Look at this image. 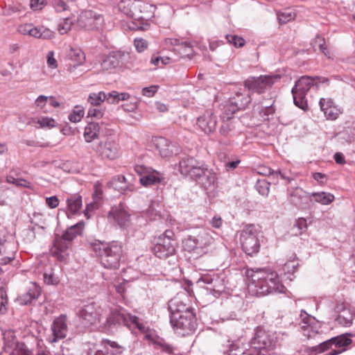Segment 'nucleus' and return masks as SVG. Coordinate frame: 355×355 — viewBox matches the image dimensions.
Returning a JSON list of instances; mask_svg holds the SVG:
<instances>
[{
  "instance_id": "obj_1",
  "label": "nucleus",
  "mask_w": 355,
  "mask_h": 355,
  "mask_svg": "<svg viewBox=\"0 0 355 355\" xmlns=\"http://www.w3.org/2000/svg\"><path fill=\"white\" fill-rule=\"evenodd\" d=\"M249 279L248 290L252 295L262 296L274 292L284 293V286L277 273L269 268L250 269L246 272Z\"/></svg>"
},
{
  "instance_id": "obj_2",
  "label": "nucleus",
  "mask_w": 355,
  "mask_h": 355,
  "mask_svg": "<svg viewBox=\"0 0 355 355\" xmlns=\"http://www.w3.org/2000/svg\"><path fill=\"white\" fill-rule=\"evenodd\" d=\"M90 248L100 257L101 265L107 269H118L123 254L122 245L116 242L105 243L95 241L89 244Z\"/></svg>"
},
{
  "instance_id": "obj_3",
  "label": "nucleus",
  "mask_w": 355,
  "mask_h": 355,
  "mask_svg": "<svg viewBox=\"0 0 355 355\" xmlns=\"http://www.w3.org/2000/svg\"><path fill=\"white\" fill-rule=\"evenodd\" d=\"M314 81L315 78L311 76H302L295 82L291 90L295 105L303 110L308 108L306 95L310 88L314 85Z\"/></svg>"
},
{
  "instance_id": "obj_4",
  "label": "nucleus",
  "mask_w": 355,
  "mask_h": 355,
  "mask_svg": "<svg viewBox=\"0 0 355 355\" xmlns=\"http://www.w3.org/2000/svg\"><path fill=\"white\" fill-rule=\"evenodd\" d=\"M106 322L108 327L116 324H123L125 326L134 324L139 330H144L145 329L144 325L139 322L138 317L128 313L126 311L122 308L116 307L112 309Z\"/></svg>"
},
{
  "instance_id": "obj_5",
  "label": "nucleus",
  "mask_w": 355,
  "mask_h": 355,
  "mask_svg": "<svg viewBox=\"0 0 355 355\" xmlns=\"http://www.w3.org/2000/svg\"><path fill=\"white\" fill-rule=\"evenodd\" d=\"M258 233V230L254 225L246 226L241 233L240 241L242 249L248 255L252 256L259 250Z\"/></svg>"
},
{
  "instance_id": "obj_6",
  "label": "nucleus",
  "mask_w": 355,
  "mask_h": 355,
  "mask_svg": "<svg viewBox=\"0 0 355 355\" xmlns=\"http://www.w3.org/2000/svg\"><path fill=\"white\" fill-rule=\"evenodd\" d=\"M105 24L103 15L92 10H85L78 18V25L87 31L102 30Z\"/></svg>"
},
{
  "instance_id": "obj_7",
  "label": "nucleus",
  "mask_w": 355,
  "mask_h": 355,
  "mask_svg": "<svg viewBox=\"0 0 355 355\" xmlns=\"http://www.w3.org/2000/svg\"><path fill=\"white\" fill-rule=\"evenodd\" d=\"M280 78L281 76L279 74L263 76L258 78L250 77L245 80L244 86L250 92L261 94L280 80Z\"/></svg>"
},
{
  "instance_id": "obj_8",
  "label": "nucleus",
  "mask_w": 355,
  "mask_h": 355,
  "mask_svg": "<svg viewBox=\"0 0 355 355\" xmlns=\"http://www.w3.org/2000/svg\"><path fill=\"white\" fill-rule=\"evenodd\" d=\"M93 149L102 159L113 160L119 155V147L111 137H107L94 145Z\"/></svg>"
},
{
  "instance_id": "obj_9",
  "label": "nucleus",
  "mask_w": 355,
  "mask_h": 355,
  "mask_svg": "<svg viewBox=\"0 0 355 355\" xmlns=\"http://www.w3.org/2000/svg\"><path fill=\"white\" fill-rule=\"evenodd\" d=\"M129 7H132L129 17L139 23L138 29H147L149 26L148 19L150 17V14L147 11L148 5L140 0H133L132 3H129Z\"/></svg>"
},
{
  "instance_id": "obj_10",
  "label": "nucleus",
  "mask_w": 355,
  "mask_h": 355,
  "mask_svg": "<svg viewBox=\"0 0 355 355\" xmlns=\"http://www.w3.org/2000/svg\"><path fill=\"white\" fill-rule=\"evenodd\" d=\"M170 322L172 327L178 330H182L184 334H189L196 328V318L193 312H186L184 314L176 313L174 315H170Z\"/></svg>"
},
{
  "instance_id": "obj_11",
  "label": "nucleus",
  "mask_w": 355,
  "mask_h": 355,
  "mask_svg": "<svg viewBox=\"0 0 355 355\" xmlns=\"http://www.w3.org/2000/svg\"><path fill=\"white\" fill-rule=\"evenodd\" d=\"M203 163L198 161L193 157H186L182 158L179 162V171L184 176H189L193 180L200 175L199 173H202V166Z\"/></svg>"
},
{
  "instance_id": "obj_12",
  "label": "nucleus",
  "mask_w": 355,
  "mask_h": 355,
  "mask_svg": "<svg viewBox=\"0 0 355 355\" xmlns=\"http://www.w3.org/2000/svg\"><path fill=\"white\" fill-rule=\"evenodd\" d=\"M51 329L52 337L49 339L51 343H55L59 340L65 338L69 330L67 316L62 314L55 318L51 324Z\"/></svg>"
},
{
  "instance_id": "obj_13",
  "label": "nucleus",
  "mask_w": 355,
  "mask_h": 355,
  "mask_svg": "<svg viewBox=\"0 0 355 355\" xmlns=\"http://www.w3.org/2000/svg\"><path fill=\"white\" fill-rule=\"evenodd\" d=\"M175 241L169 239H158L153 248L154 254L159 259H166L175 252Z\"/></svg>"
},
{
  "instance_id": "obj_14",
  "label": "nucleus",
  "mask_w": 355,
  "mask_h": 355,
  "mask_svg": "<svg viewBox=\"0 0 355 355\" xmlns=\"http://www.w3.org/2000/svg\"><path fill=\"white\" fill-rule=\"evenodd\" d=\"M288 200L295 207L300 209H305L311 201V194L302 188L295 187L288 190Z\"/></svg>"
},
{
  "instance_id": "obj_15",
  "label": "nucleus",
  "mask_w": 355,
  "mask_h": 355,
  "mask_svg": "<svg viewBox=\"0 0 355 355\" xmlns=\"http://www.w3.org/2000/svg\"><path fill=\"white\" fill-rule=\"evenodd\" d=\"M252 98L250 94H243L241 92H236L230 103L224 106V112H230L231 114H234L239 110L245 109L250 103Z\"/></svg>"
},
{
  "instance_id": "obj_16",
  "label": "nucleus",
  "mask_w": 355,
  "mask_h": 355,
  "mask_svg": "<svg viewBox=\"0 0 355 355\" xmlns=\"http://www.w3.org/2000/svg\"><path fill=\"white\" fill-rule=\"evenodd\" d=\"M78 316L85 326L94 324L99 320V313L94 303L84 305L80 309Z\"/></svg>"
},
{
  "instance_id": "obj_17",
  "label": "nucleus",
  "mask_w": 355,
  "mask_h": 355,
  "mask_svg": "<svg viewBox=\"0 0 355 355\" xmlns=\"http://www.w3.org/2000/svg\"><path fill=\"white\" fill-rule=\"evenodd\" d=\"M335 311L338 314L336 321L343 327L352 325L355 318V311L345 304H338L335 307Z\"/></svg>"
},
{
  "instance_id": "obj_18",
  "label": "nucleus",
  "mask_w": 355,
  "mask_h": 355,
  "mask_svg": "<svg viewBox=\"0 0 355 355\" xmlns=\"http://www.w3.org/2000/svg\"><path fill=\"white\" fill-rule=\"evenodd\" d=\"M108 219L120 227L126 226L130 220V215L122 205L112 207L108 213Z\"/></svg>"
},
{
  "instance_id": "obj_19",
  "label": "nucleus",
  "mask_w": 355,
  "mask_h": 355,
  "mask_svg": "<svg viewBox=\"0 0 355 355\" xmlns=\"http://www.w3.org/2000/svg\"><path fill=\"white\" fill-rule=\"evenodd\" d=\"M216 118L211 110H206L205 112L197 119V125L205 133H211L216 128Z\"/></svg>"
},
{
  "instance_id": "obj_20",
  "label": "nucleus",
  "mask_w": 355,
  "mask_h": 355,
  "mask_svg": "<svg viewBox=\"0 0 355 355\" xmlns=\"http://www.w3.org/2000/svg\"><path fill=\"white\" fill-rule=\"evenodd\" d=\"M200 282H203L209 285V287L207 288L218 294L222 293L225 287L223 278L216 275H203L198 281V283Z\"/></svg>"
},
{
  "instance_id": "obj_21",
  "label": "nucleus",
  "mask_w": 355,
  "mask_h": 355,
  "mask_svg": "<svg viewBox=\"0 0 355 355\" xmlns=\"http://www.w3.org/2000/svg\"><path fill=\"white\" fill-rule=\"evenodd\" d=\"M300 317L301 319L300 325L301 329L303 330V334L305 336L310 338L313 334H316L318 333V331L314 327V325L317 324L314 318L311 317L304 311H301Z\"/></svg>"
},
{
  "instance_id": "obj_22",
  "label": "nucleus",
  "mask_w": 355,
  "mask_h": 355,
  "mask_svg": "<svg viewBox=\"0 0 355 355\" xmlns=\"http://www.w3.org/2000/svg\"><path fill=\"white\" fill-rule=\"evenodd\" d=\"M128 53L122 51H115L110 53L102 62L103 69L109 70L117 67L121 63H123Z\"/></svg>"
},
{
  "instance_id": "obj_23",
  "label": "nucleus",
  "mask_w": 355,
  "mask_h": 355,
  "mask_svg": "<svg viewBox=\"0 0 355 355\" xmlns=\"http://www.w3.org/2000/svg\"><path fill=\"white\" fill-rule=\"evenodd\" d=\"M153 142L162 157H168L173 154L175 146L167 139L162 137H156Z\"/></svg>"
},
{
  "instance_id": "obj_24",
  "label": "nucleus",
  "mask_w": 355,
  "mask_h": 355,
  "mask_svg": "<svg viewBox=\"0 0 355 355\" xmlns=\"http://www.w3.org/2000/svg\"><path fill=\"white\" fill-rule=\"evenodd\" d=\"M319 105L327 119L335 120L338 118L339 110L334 105L331 98H321Z\"/></svg>"
},
{
  "instance_id": "obj_25",
  "label": "nucleus",
  "mask_w": 355,
  "mask_h": 355,
  "mask_svg": "<svg viewBox=\"0 0 355 355\" xmlns=\"http://www.w3.org/2000/svg\"><path fill=\"white\" fill-rule=\"evenodd\" d=\"M202 168V173H199L200 175L197 176L194 180L198 184H202L204 187L209 188L216 182V175L211 170H209L205 164Z\"/></svg>"
},
{
  "instance_id": "obj_26",
  "label": "nucleus",
  "mask_w": 355,
  "mask_h": 355,
  "mask_svg": "<svg viewBox=\"0 0 355 355\" xmlns=\"http://www.w3.org/2000/svg\"><path fill=\"white\" fill-rule=\"evenodd\" d=\"M168 309L170 315H174V313L184 314L186 312H192L189 306L184 302L180 296H176L168 302Z\"/></svg>"
},
{
  "instance_id": "obj_27",
  "label": "nucleus",
  "mask_w": 355,
  "mask_h": 355,
  "mask_svg": "<svg viewBox=\"0 0 355 355\" xmlns=\"http://www.w3.org/2000/svg\"><path fill=\"white\" fill-rule=\"evenodd\" d=\"M145 337L148 340L150 341L155 346L158 347L163 352H165L169 354L173 352V347L167 343L164 338L159 337V336L150 333L146 334Z\"/></svg>"
},
{
  "instance_id": "obj_28",
  "label": "nucleus",
  "mask_w": 355,
  "mask_h": 355,
  "mask_svg": "<svg viewBox=\"0 0 355 355\" xmlns=\"http://www.w3.org/2000/svg\"><path fill=\"white\" fill-rule=\"evenodd\" d=\"M69 242L64 240L62 237L56 238L54 242V248L55 250L53 251V254L57 258L60 260L65 259L67 255L68 254L67 251L69 246Z\"/></svg>"
},
{
  "instance_id": "obj_29",
  "label": "nucleus",
  "mask_w": 355,
  "mask_h": 355,
  "mask_svg": "<svg viewBox=\"0 0 355 355\" xmlns=\"http://www.w3.org/2000/svg\"><path fill=\"white\" fill-rule=\"evenodd\" d=\"M163 177L159 172L153 171L145 173L140 178V183L145 187L151 186L159 183L162 181Z\"/></svg>"
},
{
  "instance_id": "obj_30",
  "label": "nucleus",
  "mask_w": 355,
  "mask_h": 355,
  "mask_svg": "<svg viewBox=\"0 0 355 355\" xmlns=\"http://www.w3.org/2000/svg\"><path fill=\"white\" fill-rule=\"evenodd\" d=\"M110 187L120 193H125L128 190H132V186L129 185L126 182V179L123 175H119L113 178L110 182Z\"/></svg>"
},
{
  "instance_id": "obj_31",
  "label": "nucleus",
  "mask_w": 355,
  "mask_h": 355,
  "mask_svg": "<svg viewBox=\"0 0 355 355\" xmlns=\"http://www.w3.org/2000/svg\"><path fill=\"white\" fill-rule=\"evenodd\" d=\"M101 344L110 355H120L125 351L124 347L114 340L103 339Z\"/></svg>"
},
{
  "instance_id": "obj_32",
  "label": "nucleus",
  "mask_w": 355,
  "mask_h": 355,
  "mask_svg": "<svg viewBox=\"0 0 355 355\" xmlns=\"http://www.w3.org/2000/svg\"><path fill=\"white\" fill-rule=\"evenodd\" d=\"M100 127L98 123L91 122L85 128L84 138L88 143L95 139L99 133Z\"/></svg>"
},
{
  "instance_id": "obj_33",
  "label": "nucleus",
  "mask_w": 355,
  "mask_h": 355,
  "mask_svg": "<svg viewBox=\"0 0 355 355\" xmlns=\"http://www.w3.org/2000/svg\"><path fill=\"white\" fill-rule=\"evenodd\" d=\"M214 232L210 230H204L200 232L197 238L200 249L207 247L214 243V239L211 235Z\"/></svg>"
},
{
  "instance_id": "obj_34",
  "label": "nucleus",
  "mask_w": 355,
  "mask_h": 355,
  "mask_svg": "<svg viewBox=\"0 0 355 355\" xmlns=\"http://www.w3.org/2000/svg\"><path fill=\"white\" fill-rule=\"evenodd\" d=\"M227 119L223 120L220 128V133L224 136H228L235 129V119L230 116L232 115L230 112H225Z\"/></svg>"
},
{
  "instance_id": "obj_35",
  "label": "nucleus",
  "mask_w": 355,
  "mask_h": 355,
  "mask_svg": "<svg viewBox=\"0 0 355 355\" xmlns=\"http://www.w3.org/2000/svg\"><path fill=\"white\" fill-rule=\"evenodd\" d=\"M40 295V288L35 284H33L29 288L28 291L20 296L21 303L28 304L31 303L33 300L37 299Z\"/></svg>"
},
{
  "instance_id": "obj_36",
  "label": "nucleus",
  "mask_w": 355,
  "mask_h": 355,
  "mask_svg": "<svg viewBox=\"0 0 355 355\" xmlns=\"http://www.w3.org/2000/svg\"><path fill=\"white\" fill-rule=\"evenodd\" d=\"M130 95L126 92L119 93L117 91H112L106 94L105 101L110 104H117L121 101H127Z\"/></svg>"
},
{
  "instance_id": "obj_37",
  "label": "nucleus",
  "mask_w": 355,
  "mask_h": 355,
  "mask_svg": "<svg viewBox=\"0 0 355 355\" xmlns=\"http://www.w3.org/2000/svg\"><path fill=\"white\" fill-rule=\"evenodd\" d=\"M311 197H313L316 202L324 205H329L335 199V197L332 193L324 191L312 193H311Z\"/></svg>"
},
{
  "instance_id": "obj_38",
  "label": "nucleus",
  "mask_w": 355,
  "mask_h": 355,
  "mask_svg": "<svg viewBox=\"0 0 355 355\" xmlns=\"http://www.w3.org/2000/svg\"><path fill=\"white\" fill-rule=\"evenodd\" d=\"M83 223H78L75 225H72L62 234L61 237L70 243V241H71L74 238L76 237L78 234L80 233L83 229Z\"/></svg>"
},
{
  "instance_id": "obj_39",
  "label": "nucleus",
  "mask_w": 355,
  "mask_h": 355,
  "mask_svg": "<svg viewBox=\"0 0 355 355\" xmlns=\"http://www.w3.org/2000/svg\"><path fill=\"white\" fill-rule=\"evenodd\" d=\"M67 205L72 214L77 213L82 207V197L78 194L71 196L67 199Z\"/></svg>"
},
{
  "instance_id": "obj_40",
  "label": "nucleus",
  "mask_w": 355,
  "mask_h": 355,
  "mask_svg": "<svg viewBox=\"0 0 355 355\" xmlns=\"http://www.w3.org/2000/svg\"><path fill=\"white\" fill-rule=\"evenodd\" d=\"M308 228L306 220L304 218H297L292 229V234L294 236H300L304 233Z\"/></svg>"
},
{
  "instance_id": "obj_41",
  "label": "nucleus",
  "mask_w": 355,
  "mask_h": 355,
  "mask_svg": "<svg viewBox=\"0 0 355 355\" xmlns=\"http://www.w3.org/2000/svg\"><path fill=\"white\" fill-rule=\"evenodd\" d=\"M106 99V93L99 92L98 93H91L87 98L88 103L93 106H98Z\"/></svg>"
},
{
  "instance_id": "obj_42",
  "label": "nucleus",
  "mask_w": 355,
  "mask_h": 355,
  "mask_svg": "<svg viewBox=\"0 0 355 355\" xmlns=\"http://www.w3.org/2000/svg\"><path fill=\"white\" fill-rule=\"evenodd\" d=\"M311 44L315 50L318 49L322 53H323L327 58H331L330 53L327 50L325 41L323 37L317 36Z\"/></svg>"
},
{
  "instance_id": "obj_43",
  "label": "nucleus",
  "mask_w": 355,
  "mask_h": 355,
  "mask_svg": "<svg viewBox=\"0 0 355 355\" xmlns=\"http://www.w3.org/2000/svg\"><path fill=\"white\" fill-rule=\"evenodd\" d=\"M6 180L8 183L13 184L19 187L33 189V185L28 180L22 178H16L13 176H8Z\"/></svg>"
},
{
  "instance_id": "obj_44",
  "label": "nucleus",
  "mask_w": 355,
  "mask_h": 355,
  "mask_svg": "<svg viewBox=\"0 0 355 355\" xmlns=\"http://www.w3.org/2000/svg\"><path fill=\"white\" fill-rule=\"evenodd\" d=\"M334 349L344 347L350 345L352 342V339L347 338L345 334L333 337Z\"/></svg>"
},
{
  "instance_id": "obj_45",
  "label": "nucleus",
  "mask_w": 355,
  "mask_h": 355,
  "mask_svg": "<svg viewBox=\"0 0 355 355\" xmlns=\"http://www.w3.org/2000/svg\"><path fill=\"white\" fill-rule=\"evenodd\" d=\"M184 247L189 252H191L196 249L200 248L198 245V240L197 236H189L184 241Z\"/></svg>"
},
{
  "instance_id": "obj_46",
  "label": "nucleus",
  "mask_w": 355,
  "mask_h": 355,
  "mask_svg": "<svg viewBox=\"0 0 355 355\" xmlns=\"http://www.w3.org/2000/svg\"><path fill=\"white\" fill-rule=\"evenodd\" d=\"M10 355H33L32 352L28 349L26 345L23 343H17Z\"/></svg>"
},
{
  "instance_id": "obj_47",
  "label": "nucleus",
  "mask_w": 355,
  "mask_h": 355,
  "mask_svg": "<svg viewBox=\"0 0 355 355\" xmlns=\"http://www.w3.org/2000/svg\"><path fill=\"white\" fill-rule=\"evenodd\" d=\"M84 116V110L80 106H76L72 113L69 115V120L73 123L79 122Z\"/></svg>"
},
{
  "instance_id": "obj_48",
  "label": "nucleus",
  "mask_w": 355,
  "mask_h": 355,
  "mask_svg": "<svg viewBox=\"0 0 355 355\" xmlns=\"http://www.w3.org/2000/svg\"><path fill=\"white\" fill-rule=\"evenodd\" d=\"M69 57L72 60L77 62L78 65L81 64L85 61V55L80 49H71Z\"/></svg>"
},
{
  "instance_id": "obj_49",
  "label": "nucleus",
  "mask_w": 355,
  "mask_h": 355,
  "mask_svg": "<svg viewBox=\"0 0 355 355\" xmlns=\"http://www.w3.org/2000/svg\"><path fill=\"white\" fill-rule=\"evenodd\" d=\"M295 17V13L286 10L283 12H281L278 14V19L280 24H286L291 20L294 19Z\"/></svg>"
},
{
  "instance_id": "obj_50",
  "label": "nucleus",
  "mask_w": 355,
  "mask_h": 355,
  "mask_svg": "<svg viewBox=\"0 0 355 355\" xmlns=\"http://www.w3.org/2000/svg\"><path fill=\"white\" fill-rule=\"evenodd\" d=\"M333 346L334 340L331 338H330L326 341L320 343L318 345L313 347V349L316 352L322 353L329 349H332Z\"/></svg>"
},
{
  "instance_id": "obj_51",
  "label": "nucleus",
  "mask_w": 355,
  "mask_h": 355,
  "mask_svg": "<svg viewBox=\"0 0 355 355\" xmlns=\"http://www.w3.org/2000/svg\"><path fill=\"white\" fill-rule=\"evenodd\" d=\"M44 282L47 285H57L60 279L52 270L45 272L43 274Z\"/></svg>"
},
{
  "instance_id": "obj_52",
  "label": "nucleus",
  "mask_w": 355,
  "mask_h": 355,
  "mask_svg": "<svg viewBox=\"0 0 355 355\" xmlns=\"http://www.w3.org/2000/svg\"><path fill=\"white\" fill-rule=\"evenodd\" d=\"M226 39L230 44H233L235 47L239 48L245 45V40L243 37L236 35H227Z\"/></svg>"
},
{
  "instance_id": "obj_53",
  "label": "nucleus",
  "mask_w": 355,
  "mask_h": 355,
  "mask_svg": "<svg viewBox=\"0 0 355 355\" xmlns=\"http://www.w3.org/2000/svg\"><path fill=\"white\" fill-rule=\"evenodd\" d=\"M37 123L40 124L42 128H52L57 125L56 121L53 118L48 116L41 117L37 120Z\"/></svg>"
},
{
  "instance_id": "obj_54",
  "label": "nucleus",
  "mask_w": 355,
  "mask_h": 355,
  "mask_svg": "<svg viewBox=\"0 0 355 355\" xmlns=\"http://www.w3.org/2000/svg\"><path fill=\"white\" fill-rule=\"evenodd\" d=\"M73 21L69 18H64L58 25V31L60 34L67 33L71 28Z\"/></svg>"
},
{
  "instance_id": "obj_55",
  "label": "nucleus",
  "mask_w": 355,
  "mask_h": 355,
  "mask_svg": "<svg viewBox=\"0 0 355 355\" xmlns=\"http://www.w3.org/2000/svg\"><path fill=\"white\" fill-rule=\"evenodd\" d=\"M132 1L133 0H121L118 4L119 10L128 17L130 15L132 8L129 7V3H132Z\"/></svg>"
},
{
  "instance_id": "obj_56",
  "label": "nucleus",
  "mask_w": 355,
  "mask_h": 355,
  "mask_svg": "<svg viewBox=\"0 0 355 355\" xmlns=\"http://www.w3.org/2000/svg\"><path fill=\"white\" fill-rule=\"evenodd\" d=\"M0 295L1 300L0 302V313L4 314L7 311L6 305L8 304L7 295L5 291L2 288L0 290Z\"/></svg>"
},
{
  "instance_id": "obj_57",
  "label": "nucleus",
  "mask_w": 355,
  "mask_h": 355,
  "mask_svg": "<svg viewBox=\"0 0 355 355\" xmlns=\"http://www.w3.org/2000/svg\"><path fill=\"white\" fill-rule=\"evenodd\" d=\"M159 86L150 85V87H144L141 91L142 95L146 97H153L157 92Z\"/></svg>"
},
{
  "instance_id": "obj_58",
  "label": "nucleus",
  "mask_w": 355,
  "mask_h": 355,
  "mask_svg": "<svg viewBox=\"0 0 355 355\" xmlns=\"http://www.w3.org/2000/svg\"><path fill=\"white\" fill-rule=\"evenodd\" d=\"M135 46L137 51L142 52L148 47V42L142 38H136L134 41Z\"/></svg>"
},
{
  "instance_id": "obj_59",
  "label": "nucleus",
  "mask_w": 355,
  "mask_h": 355,
  "mask_svg": "<svg viewBox=\"0 0 355 355\" xmlns=\"http://www.w3.org/2000/svg\"><path fill=\"white\" fill-rule=\"evenodd\" d=\"M54 37V32L44 26L40 27V38L44 40H49Z\"/></svg>"
},
{
  "instance_id": "obj_60",
  "label": "nucleus",
  "mask_w": 355,
  "mask_h": 355,
  "mask_svg": "<svg viewBox=\"0 0 355 355\" xmlns=\"http://www.w3.org/2000/svg\"><path fill=\"white\" fill-rule=\"evenodd\" d=\"M257 188L261 195H267L269 192V183L266 181H259Z\"/></svg>"
},
{
  "instance_id": "obj_61",
  "label": "nucleus",
  "mask_w": 355,
  "mask_h": 355,
  "mask_svg": "<svg viewBox=\"0 0 355 355\" xmlns=\"http://www.w3.org/2000/svg\"><path fill=\"white\" fill-rule=\"evenodd\" d=\"M53 6L55 10L58 12L67 10V5L63 0H54Z\"/></svg>"
},
{
  "instance_id": "obj_62",
  "label": "nucleus",
  "mask_w": 355,
  "mask_h": 355,
  "mask_svg": "<svg viewBox=\"0 0 355 355\" xmlns=\"http://www.w3.org/2000/svg\"><path fill=\"white\" fill-rule=\"evenodd\" d=\"M60 200L57 196H51L46 198V203L51 209H54L59 205Z\"/></svg>"
},
{
  "instance_id": "obj_63",
  "label": "nucleus",
  "mask_w": 355,
  "mask_h": 355,
  "mask_svg": "<svg viewBox=\"0 0 355 355\" xmlns=\"http://www.w3.org/2000/svg\"><path fill=\"white\" fill-rule=\"evenodd\" d=\"M223 219L220 216H214L209 222L214 228H220L223 225Z\"/></svg>"
},
{
  "instance_id": "obj_64",
  "label": "nucleus",
  "mask_w": 355,
  "mask_h": 355,
  "mask_svg": "<svg viewBox=\"0 0 355 355\" xmlns=\"http://www.w3.org/2000/svg\"><path fill=\"white\" fill-rule=\"evenodd\" d=\"M48 103L47 96L44 95H40L35 101L36 107L42 109Z\"/></svg>"
}]
</instances>
